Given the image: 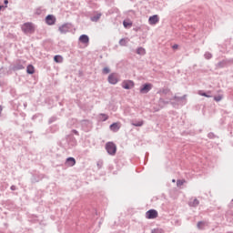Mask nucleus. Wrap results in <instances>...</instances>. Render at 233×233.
Here are the masks:
<instances>
[{
	"label": "nucleus",
	"instance_id": "1",
	"mask_svg": "<svg viewBox=\"0 0 233 233\" xmlns=\"http://www.w3.org/2000/svg\"><path fill=\"white\" fill-rule=\"evenodd\" d=\"M22 31L24 34H34V32H35V27L34 26V24L27 22L22 25Z\"/></svg>",
	"mask_w": 233,
	"mask_h": 233
},
{
	"label": "nucleus",
	"instance_id": "2",
	"mask_svg": "<svg viewBox=\"0 0 233 233\" xmlns=\"http://www.w3.org/2000/svg\"><path fill=\"white\" fill-rule=\"evenodd\" d=\"M106 150L109 156H114L117 152V146L114 142H107L106 144Z\"/></svg>",
	"mask_w": 233,
	"mask_h": 233
},
{
	"label": "nucleus",
	"instance_id": "3",
	"mask_svg": "<svg viewBox=\"0 0 233 233\" xmlns=\"http://www.w3.org/2000/svg\"><path fill=\"white\" fill-rule=\"evenodd\" d=\"M60 34H67V32H70L72 30V24L66 23L59 26L58 28Z\"/></svg>",
	"mask_w": 233,
	"mask_h": 233
},
{
	"label": "nucleus",
	"instance_id": "4",
	"mask_svg": "<svg viewBox=\"0 0 233 233\" xmlns=\"http://www.w3.org/2000/svg\"><path fill=\"white\" fill-rule=\"evenodd\" d=\"M107 81L110 85H117L119 83V78H117V74L112 73L108 76Z\"/></svg>",
	"mask_w": 233,
	"mask_h": 233
},
{
	"label": "nucleus",
	"instance_id": "5",
	"mask_svg": "<svg viewBox=\"0 0 233 233\" xmlns=\"http://www.w3.org/2000/svg\"><path fill=\"white\" fill-rule=\"evenodd\" d=\"M122 88H124L125 90H130V88H134V81L124 80L122 82Z\"/></svg>",
	"mask_w": 233,
	"mask_h": 233
},
{
	"label": "nucleus",
	"instance_id": "6",
	"mask_svg": "<svg viewBox=\"0 0 233 233\" xmlns=\"http://www.w3.org/2000/svg\"><path fill=\"white\" fill-rule=\"evenodd\" d=\"M146 218H147V219H156V218H157V210H156V209H149L146 213Z\"/></svg>",
	"mask_w": 233,
	"mask_h": 233
},
{
	"label": "nucleus",
	"instance_id": "7",
	"mask_svg": "<svg viewBox=\"0 0 233 233\" xmlns=\"http://www.w3.org/2000/svg\"><path fill=\"white\" fill-rule=\"evenodd\" d=\"M152 90V84H145L140 87V94H148Z\"/></svg>",
	"mask_w": 233,
	"mask_h": 233
},
{
	"label": "nucleus",
	"instance_id": "8",
	"mask_svg": "<svg viewBox=\"0 0 233 233\" xmlns=\"http://www.w3.org/2000/svg\"><path fill=\"white\" fill-rule=\"evenodd\" d=\"M56 16H54V15H48L46 17V25H48L49 26H52L53 25H56Z\"/></svg>",
	"mask_w": 233,
	"mask_h": 233
},
{
	"label": "nucleus",
	"instance_id": "9",
	"mask_svg": "<svg viewBox=\"0 0 233 233\" xmlns=\"http://www.w3.org/2000/svg\"><path fill=\"white\" fill-rule=\"evenodd\" d=\"M81 125L86 132H88L90 128H92V122H90L89 120H83L81 122Z\"/></svg>",
	"mask_w": 233,
	"mask_h": 233
},
{
	"label": "nucleus",
	"instance_id": "10",
	"mask_svg": "<svg viewBox=\"0 0 233 233\" xmlns=\"http://www.w3.org/2000/svg\"><path fill=\"white\" fill-rule=\"evenodd\" d=\"M173 99L174 101H177V103H179L180 105H185V103H187V95H184L183 96H175Z\"/></svg>",
	"mask_w": 233,
	"mask_h": 233
},
{
	"label": "nucleus",
	"instance_id": "11",
	"mask_svg": "<svg viewBox=\"0 0 233 233\" xmlns=\"http://www.w3.org/2000/svg\"><path fill=\"white\" fill-rule=\"evenodd\" d=\"M148 23L151 25H157L159 23V16L157 15H154L148 18Z\"/></svg>",
	"mask_w": 233,
	"mask_h": 233
},
{
	"label": "nucleus",
	"instance_id": "12",
	"mask_svg": "<svg viewBox=\"0 0 233 233\" xmlns=\"http://www.w3.org/2000/svg\"><path fill=\"white\" fill-rule=\"evenodd\" d=\"M79 41L80 43H82L83 45H88V43H90V38L88 37V35H81L79 36Z\"/></svg>",
	"mask_w": 233,
	"mask_h": 233
},
{
	"label": "nucleus",
	"instance_id": "13",
	"mask_svg": "<svg viewBox=\"0 0 233 233\" xmlns=\"http://www.w3.org/2000/svg\"><path fill=\"white\" fill-rule=\"evenodd\" d=\"M109 128L112 132H118L121 127L119 126V123H113L110 125Z\"/></svg>",
	"mask_w": 233,
	"mask_h": 233
},
{
	"label": "nucleus",
	"instance_id": "14",
	"mask_svg": "<svg viewBox=\"0 0 233 233\" xmlns=\"http://www.w3.org/2000/svg\"><path fill=\"white\" fill-rule=\"evenodd\" d=\"M66 164L67 165V167H74L76 165V158L74 157L66 158Z\"/></svg>",
	"mask_w": 233,
	"mask_h": 233
},
{
	"label": "nucleus",
	"instance_id": "15",
	"mask_svg": "<svg viewBox=\"0 0 233 233\" xmlns=\"http://www.w3.org/2000/svg\"><path fill=\"white\" fill-rule=\"evenodd\" d=\"M25 69V62H20L14 66V70H23Z\"/></svg>",
	"mask_w": 233,
	"mask_h": 233
},
{
	"label": "nucleus",
	"instance_id": "16",
	"mask_svg": "<svg viewBox=\"0 0 233 233\" xmlns=\"http://www.w3.org/2000/svg\"><path fill=\"white\" fill-rule=\"evenodd\" d=\"M101 13L96 14L94 16H91L90 19L93 23H97V21H99V19H101Z\"/></svg>",
	"mask_w": 233,
	"mask_h": 233
},
{
	"label": "nucleus",
	"instance_id": "17",
	"mask_svg": "<svg viewBox=\"0 0 233 233\" xmlns=\"http://www.w3.org/2000/svg\"><path fill=\"white\" fill-rule=\"evenodd\" d=\"M26 72L27 74H30V75L35 74V68L34 67V66L28 65L26 68Z\"/></svg>",
	"mask_w": 233,
	"mask_h": 233
},
{
	"label": "nucleus",
	"instance_id": "18",
	"mask_svg": "<svg viewBox=\"0 0 233 233\" xmlns=\"http://www.w3.org/2000/svg\"><path fill=\"white\" fill-rule=\"evenodd\" d=\"M131 125L133 127H143V125H145V121L143 120L135 121V122H132Z\"/></svg>",
	"mask_w": 233,
	"mask_h": 233
},
{
	"label": "nucleus",
	"instance_id": "19",
	"mask_svg": "<svg viewBox=\"0 0 233 233\" xmlns=\"http://www.w3.org/2000/svg\"><path fill=\"white\" fill-rule=\"evenodd\" d=\"M123 25H124V28H130V27H132V21L124 20L123 21Z\"/></svg>",
	"mask_w": 233,
	"mask_h": 233
},
{
	"label": "nucleus",
	"instance_id": "20",
	"mask_svg": "<svg viewBox=\"0 0 233 233\" xmlns=\"http://www.w3.org/2000/svg\"><path fill=\"white\" fill-rule=\"evenodd\" d=\"M137 54L138 56H145V54H147V51H146L145 48H143V47H138V48L137 49Z\"/></svg>",
	"mask_w": 233,
	"mask_h": 233
},
{
	"label": "nucleus",
	"instance_id": "21",
	"mask_svg": "<svg viewBox=\"0 0 233 233\" xmlns=\"http://www.w3.org/2000/svg\"><path fill=\"white\" fill-rule=\"evenodd\" d=\"M199 205V200L198 198H194L193 201L189 202V207H198Z\"/></svg>",
	"mask_w": 233,
	"mask_h": 233
},
{
	"label": "nucleus",
	"instance_id": "22",
	"mask_svg": "<svg viewBox=\"0 0 233 233\" xmlns=\"http://www.w3.org/2000/svg\"><path fill=\"white\" fill-rule=\"evenodd\" d=\"M127 43H128V40L127 38H121L119 40L120 46H127Z\"/></svg>",
	"mask_w": 233,
	"mask_h": 233
},
{
	"label": "nucleus",
	"instance_id": "23",
	"mask_svg": "<svg viewBox=\"0 0 233 233\" xmlns=\"http://www.w3.org/2000/svg\"><path fill=\"white\" fill-rule=\"evenodd\" d=\"M54 61L56 63H63V56H59V55H56L54 57Z\"/></svg>",
	"mask_w": 233,
	"mask_h": 233
},
{
	"label": "nucleus",
	"instance_id": "24",
	"mask_svg": "<svg viewBox=\"0 0 233 233\" xmlns=\"http://www.w3.org/2000/svg\"><path fill=\"white\" fill-rule=\"evenodd\" d=\"M197 227L199 230H203L205 228V222L203 221L198 222Z\"/></svg>",
	"mask_w": 233,
	"mask_h": 233
},
{
	"label": "nucleus",
	"instance_id": "25",
	"mask_svg": "<svg viewBox=\"0 0 233 233\" xmlns=\"http://www.w3.org/2000/svg\"><path fill=\"white\" fill-rule=\"evenodd\" d=\"M159 94H163L164 96H167V95L170 94V89L164 88V89L160 90Z\"/></svg>",
	"mask_w": 233,
	"mask_h": 233
},
{
	"label": "nucleus",
	"instance_id": "26",
	"mask_svg": "<svg viewBox=\"0 0 233 233\" xmlns=\"http://www.w3.org/2000/svg\"><path fill=\"white\" fill-rule=\"evenodd\" d=\"M185 183H187V180L185 179H178L177 180V187H182V185H185Z\"/></svg>",
	"mask_w": 233,
	"mask_h": 233
},
{
	"label": "nucleus",
	"instance_id": "27",
	"mask_svg": "<svg viewBox=\"0 0 233 233\" xmlns=\"http://www.w3.org/2000/svg\"><path fill=\"white\" fill-rule=\"evenodd\" d=\"M101 121H106L108 119V115L106 114H100Z\"/></svg>",
	"mask_w": 233,
	"mask_h": 233
},
{
	"label": "nucleus",
	"instance_id": "28",
	"mask_svg": "<svg viewBox=\"0 0 233 233\" xmlns=\"http://www.w3.org/2000/svg\"><path fill=\"white\" fill-rule=\"evenodd\" d=\"M205 59H212V53L206 52L204 55Z\"/></svg>",
	"mask_w": 233,
	"mask_h": 233
},
{
	"label": "nucleus",
	"instance_id": "29",
	"mask_svg": "<svg viewBox=\"0 0 233 233\" xmlns=\"http://www.w3.org/2000/svg\"><path fill=\"white\" fill-rule=\"evenodd\" d=\"M198 95L204 97H212V96L208 95L207 93H203V91H198Z\"/></svg>",
	"mask_w": 233,
	"mask_h": 233
},
{
	"label": "nucleus",
	"instance_id": "30",
	"mask_svg": "<svg viewBox=\"0 0 233 233\" xmlns=\"http://www.w3.org/2000/svg\"><path fill=\"white\" fill-rule=\"evenodd\" d=\"M151 233H165V231L161 228H155L151 231Z\"/></svg>",
	"mask_w": 233,
	"mask_h": 233
},
{
	"label": "nucleus",
	"instance_id": "31",
	"mask_svg": "<svg viewBox=\"0 0 233 233\" xmlns=\"http://www.w3.org/2000/svg\"><path fill=\"white\" fill-rule=\"evenodd\" d=\"M35 14L36 15H41L43 14V9H41L40 7L36 8Z\"/></svg>",
	"mask_w": 233,
	"mask_h": 233
},
{
	"label": "nucleus",
	"instance_id": "32",
	"mask_svg": "<svg viewBox=\"0 0 233 233\" xmlns=\"http://www.w3.org/2000/svg\"><path fill=\"white\" fill-rule=\"evenodd\" d=\"M103 74H110V69L108 67H104Z\"/></svg>",
	"mask_w": 233,
	"mask_h": 233
},
{
	"label": "nucleus",
	"instance_id": "33",
	"mask_svg": "<svg viewBox=\"0 0 233 233\" xmlns=\"http://www.w3.org/2000/svg\"><path fill=\"white\" fill-rule=\"evenodd\" d=\"M214 99H215L217 102H219V101H221V99H223V96H215Z\"/></svg>",
	"mask_w": 233,
	"mask_h": 233
},
{
	"label": "nucleus",
	"instance_id": "34",
	"mask_svg": "<svg viewBox=\"0 0 233 233\" xmlns=\"http://www.w3.org/2000/svg\"><path fill=\"white\" fill-rule=\"evenodd\" d=\"M179 47V46H177V44H175L172 48L173 50H177V48Z\"/></svg>",
	"mask_w": 233,
	"mask_h": 233
},
{
	"label": "nucleus",
	"instance_id": "35",
	"mask_svg": "<svg viewBox=\"0 0 233 233\" xmlns=\"http://www.w3.org/2000/svg\"><path fill=\"white\" fill-rule=\"evenodd\" d=\"M73 134H76V136H79V132L76 129L73 130Z\"/></svg>",
	"mask_w": 233,
	"mask_h": 233
},
{
	"label": "nucleus",
	"instance_id": "36",
	"mask_svg": "<svg viewBox=\"0 0 233 233\" xmlns=\"http://www.w3.org/2000/svg\"><path fill=\"white\" fill-rule=\"evenodd\" d=\"M97 167H98V168H101V167H103V162H98Z\"/></svg>",
	"mask_w": 233,
	"mask_h": 233
},
{
	"label": "nucleus",
	"instance_id": "37",
	"mask_svg": "<svg viewBox=\"0 0 233 233\" xmlns=\"http://www.w3.org/2000/svg\"><path fill=\"white\" fill-rule=\"evenodd\" d=\"M11 190H17V187L15 186H11Z\"/></svg>",
	"mask_w": 233,
	"mask_h": 233
},
{
	"label": "nucleus",
	"instance_id": "38",
	"mask_svg": "<svg viewBox=\"0 0 233 233\" xmlns=\"http://www.w3.org/2000/svg\"><path fill=\"white\" fill-rule=\"evenodd\" d=\"M4 4L5 5V8H6V6H7L6 5H8V0H5Z\"/></svg>",
	"mask_w": 233,
	"mask_h": 233
},
{
	"label": "nucleus",
	"instance_id": "39",
	"mask_svg": "<svg viewBox=\"0 0 233 233\" xmlns=\"http://www.w3.org/2000/svg\"><path fill=\"white\" fill-rule=\"evenodd\" d=\"M208 137H211V138L214 137V134L209 133V134H208Z\"/></svg>",
	"mask_w": 233,
	"mask_h": 233
},
{
	"label": "nucleus",
	"instance_id": "40",
	"mask_svg": "<svg viewBox=\"0 0 233 233\" xmlns=\"http://www.w3.org/2000/svg\"><path fill=\"white\" fill-rule=\"evenodd\" d=\"M2 112H3V106H0V116H1Z\"/></svg>",
	"mask_w": 233,
	"mask_h": 233
},
{
	"label": "nucleus",
	"instance_id": "41",
	"mask_svg": "<svg viewBox=\"0 0 233 233\" xmlns=\"http://www.w3.org/2000/svg\"><path fill=\"white\" fill-rule=\"evenodd\" d=\"M3 8H5L4 5H0V10H3Z\"/></svg>",
	"mask_w": 233,
	"mask_h": 233
},
{
	"label": "nucleus",
	"instance_id": "42",
	"mask_svg": "<svg viewBox=\"0 0 233 233\" xmlns=\"http://www.w3.org/2000/svg\"><path fill=\"white\" fill-rule=\"evenodd\" d=\"M164 103H165V105H168L169 101H166V102H164Z\"/></svg>",
	"mask_w": 233,
	"mask_h": 233
},
{
	"label": "nucleus",
	"instance_id": "43",
	"mask_svg": "<svg viewBox=\"0 0 233 233\" xmlns=\"http://www.w3.org/2000/svg\"><path fill=\"white\" fill-rule=\"evenodd\" d=\"M172 183H176V179H172Z\"/></svg>",
	"mask_w": 233,
	"mask_h": 233
},
{
	"label": "nucleus",
	"instance_id": "44",
	"mask_svg": "<svg viewBox=\"0 0 233 233\" xmlns=\"http://www.w3.org/2000/svg\"><path fill=\"white\" fill-rule=\"evenodd\" d=\"M161 102H163V99H162V98H160V103H161Z\"/></svg>",
	"mask_w": 233,
	"mask_h": 233
},
{
	"label": "nucleus",
	"instance_id": "45",
	"mask_svg": "<svg viewBox=\"0 0 233 233\" xmlns=\"http://www.w3.org/2000/svg\"><path fill=\"white\" fill-rule=\"evenodd\" d=\"M228 233H233L232 231H229V232H228Z\"/></svg>",
	"mask_w": 233,
	"mask_h": 233
}]
</instances>
